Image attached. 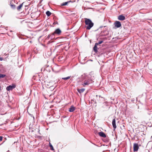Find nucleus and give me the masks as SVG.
I'll return each mask as SVG.
<instances>
[{"label":"nucleus","mask_w":152,"mask_h":152,"mask_svg":"<svg viewBox=\"0 0 152 152\" xmlns=\"http://www.w3.org/2000/svg\"><path fill=\"white\" fill-rule=\"evenodd\" d=\"M55 34L53 33L49 35L46 38V39L49 40V39L50 40L54 39H55Z\"/></svg>","instance_id":"7ed1b4c3"},{"label":"nucleus","mask_w":152,"mask_h":152,"mask_svg":"<svg viewBox=\"0 0 152 152\" xmlns=\"http://www.w3.org/2000/svg\"><path fill=\"white\" fill-rule=\"evenodd\" d=\"M49 146L50 148V149L51 150L53 151L54 150V149L53 148L52 146V145H51V143L49 142Z\"/></svg>","instance_id":"aec40b11"},{"label":"nucleus","mask_w":152,"mask_h":152,"mask_svg":"<svg viewBox=\"0 0 152 152\" xmlns=\"http://www.w3.org/2000/svg\"><path fill=\"white\" fill-rule=\"evenodd\" d=\"M85 91L84 88H82L80 89H78V91L80 93L83 92Z\"/></svg>","instance_id":"a211bd4d"},{"label":"nucleus","mask_w":152,"mask_h":152,"mask_svg":"<svg viewBox=\"0 0 152 152\" xmlns=\"http://www.w3.org/2000/svg\"><path fill=\"white\" fill-rule=\"evenodd\" d=\"M82 77L83 80H85L82 82V85L84 87L88 86L89 84L92 83L93 80L90 78H87L86 76L82 75Z\"/></svg>","instance_id":"f257e3e1"},{"label":"nucleus","mask_w":152,"mask_h":152,"mask_svg":"<svg viewBox=\"0 0 152 152\" xmlns=\"http://www.w3.org/2000/svg\"><path fill=\"white\" fill-rule=\"evenodd\" d=\"M85 23L86 29L90 30L94 26V24L89 19L85 18Z\"/></svg>","instance_id":"f03ea898"},{"label":"nucleus","mask_w":152,"mask_h":152,"mask_svg":"<svg viewBox=\"0 0 152 152\" xmlns=\"http://www.w3.org/2000/svg\"><path fill=\"white\" fill-rule=\"evenodd\" d=\"M3 139V137L2 136H0V141L2 140Z\"/></svg>","instance_id":"b1692460"},{"label":"nucleus","mask_w":152,"mask_h":152,"mask_svg":"<svg viewBox=\"0 0 152 152\" xmlns=\"http://www.w3.org/2000/svg\"><path fill=\"white\" fill-rule=\"evenodd\" d=\"M61 31L59 28H58L55 30L54 32L53 33L55 35L56 34L58 35H59L61 34Z\"/></svg>","instance_id":"20e7f679"},{"label":"nucleus","mask_w":152,"mask_h":152,"mask_svg":"<svg viewBox=\"0 0 152 152\" xmlns=\"http://www.w3.org/2000/svg\"><path fill=\"white\" fill-rule=\"evenodd\" d=\"M16 87V85L15 83L12 84L10 85V90H12L13 89L15 88Z\"/></svg>","instance_id":"f8f14e48"},{"label":"nucleus","mask_w":152,"mask_h":152,"mask_svg":"<svg viewBox=\"0 0 152 152\" xmlns=\"http://www.w3.org/2000/svg\"><path fill=\"white\" fill-rule=\"evenodd\" d=\"M5 75L4 74H0V78H3L5 77Z\"/></svg>","instance_id":"4be33fe9"},{"label":"nucleus","mask_w":152,"mask_h":152,"mask_svg":"<svg viewBox=\"0 0 152 152\" xmlns=\"http://www.w3.org/2000/svg\"><path fill=\"white\" fill-rule=\"evenodd\" d=\"M12 2H11V3H10V6L11 7V9L12 10H15L16 9V7L15 5L12 4Z\"/></svg>","instance_id":"2eb2a0df"},{"label":"nucleus","mask_w":152,"mask_h":152,"mask_svg":"<svg viewBox=\"0 0 152 152\" xmlns=\"http://www.w3.org/2000/svg\"><path fill=\"white\" fill-rule=\"evenodd\" d=\"M46 14L47 16H49L51 15V13L50 11H48L46 12Z\"/></svg>","instance_id":"f3484780"},{"label":"nucleus","mask_w":152,"mask_h":152,"mask_svg":"<svg viewBox=\"0 0 152 152\" xmlns=\"http://www.w3.org/2000/svg\"><path fill=\"white\" fill-rule=\"evenodd\" d=\"M114 25L117 28L120 27L121 26V24L120 22L119 21H116Z\"/></svg>","instance_id":"423d86ee"},{"label":"nucleus","mask_w":152,"mask_h":152,"mask_svg":"<svg viewBox=\"0 0 152 152\" xmlns=\"http://www.w3.org/2000/svg\"><path fill=\"white\" fill-rule=\"evenodd\" d=\"M71 77V76H68L66 77H62V79L64 80H67L69 79Z\"/></svg>","instance_id":"412c9836"},{"label":"nucleus","mask_w":152,"mask_h":152,"mask_svg":"<svg viewBox=\"0 0 152 152\" xmlns=\"http://www.w3.org/2000/svg\"><path fill=\"white\" fill-rule=\"evenodd\" d=\"M3 59L1 57H0V61H2L3 60Z\"/></svg>","instance_id":"393cba45"},{"label":"nucleus","mask_w":152,"mask_h":152,"mask_svg":"<svg viewBox=\"0 0 152 152\" xmlns=\"http://www.w3.org/2000/svg\"><path fill=\"white\" fill-rule=\"evenodd\" d=\"M103 42V41H101L99 42H98L96 43L94 47L93 48H97V46H98L99 45L102 43Z\"/></svg>","instance_id":"ddd939ff"},{"label":"nucleus","mask_w":152,"mask_h":152,"mask_svg":"<svg viewBox=\"0 0 152 152\" xmlns=\"http://www.w3.org/2000/svg\"><path fill=\"white\" fill-rule=\"evenodd\" d=\"M139 147L138 144L134 143L133 145V150L134 151H138Z\"/></svg>","instance_id":"39448f33"},{"label":"nucleus","mask_w":152,"mask_h":152,"mask_svg":"<svg viewBox=\"0 0 152 152\" xmlns=\"http://www.w3.org/2000/svg\"><path fill=\"white\" fill-rule=\"evenodd\" d=\"M118 19L120 20H125V17L122 15H119L118 17Z\"/></svg>","instance_id":"0eeeda50"},{"label":"nucleus","mask_w":152,"mask_h":152,"mask_svg":"<svg viewBox=\"0 0 152 152\" xmlns=\"http://www.w3.org/2000/svg\"><path fill=\"white\" fill-rule=\"evenodd\" d=\"M100 48H93V50L95 53H97L98 52L100 53L101 52L99 50Z\"/></svg>","instance_id":"9b49d317"},{"label":"nucleus","mask_w":152,"mask_h":152,"mask_svg":"<svg viewBox=\"0 0 152 152\" xmlns=\"http://www.w3.org/2000/svg\"><path fill=\"white\" fill-rule=\"evenodd\" d=\"M7 91H9V92H10V86H8L7 87Z\"/></svg>","instance_id":"5701e85b"},{"label":"nucleus","mask_w":152,"mask_h":152,"mask_svg":"<svg viewBox=\"0 0 152 152\" xmlns=\"http://www.w3.org/2000/svg\"><path fill=\"white\" fill-rule=\"evenodd\" d=\"M70 1H67V2H64L61 4V5L63 6H65L67 5L68 3Z\"/></svg>","instance_id":"6ab92c4d"},{"label":"nucleus","mask_w":152,"mask_h":152,"mask_svg":"<svg viewBox=\"0 0 152 152\" xmlns=\"http://www.w3.org/2000/svg\"><path fill=\"white\" fill-rule=\"evenodd\" d=\"M98 134L101 137L104 138L106 137V135H105V134L102 132H99Z\"/></svg>","instance_id":"9d476101"},{"label":"nucleus","mask_w":152,"mask_h":152,"mask_svg":"<svg viewBox=\"0 0 152 152\" xmlns=\"http://www.w3.org/2000/svg\"><path fill=\"white\" fill-rule=\"evenodd\" d=\"M108 31L106 30L103 31H102L101 33V35L102 36H106L108 35Z\"/></svg>","instance_id":"1a4fd4ad"},{"label":"nucleus","mask_w":152,"mask_h":152,"mask_svg":"<svg viewBox=\"0 0 152 152\" xmlns=\"http://www.w3.org/2000/svg\"><path fill=\"white\" fill-rule=\"evenodd\" d=\"M112 124L114 128V129L115 130L116 128L117 127L115 124V119H114L112 121Z\"/></svg>","instance_id":"6e6552de"},{"label":"nucleus","mask_w":152,"mask_h":152,"mask_svg":"<svg viewBox=\"0 0 152 152\" xmlns=\"http://www.w3.org/2000/svg\"><path fill=\"white\" fill-rule=\"evenodd\" d=\"M23 3H24L23 2L22 3L20 4L19 6H18L17 7V9L18 11H19L20 10V9H21V7L23 6Z\"/></svg>","instance_id":"dca6fc26"},{"label":"nucleus","mask_w":152,"mask_h":152,"mask_svg":"<svg viewBox=\"0 0 152 152\" xmlns=\"http://www.w3.org/2000/svg\"><path fill=\"white\" fill-rule=\"evenodd\" d=\"M75 107H74L73 106H72L69 109V111L71 112H73L75 110Z\"/></svg>","instance_id":"4468645a"}]
</instances>
